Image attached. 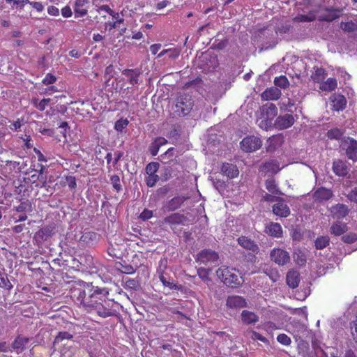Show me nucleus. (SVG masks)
<instances>
[{
  "instance_id": "f257e3e1",
  "label": "nucleus",
  "mask_w": 357,
  "mask_h": 357,
  "mask_svg": "<svg viewBox=\"0 0 357 357\" xmlns=\"http://www.w3.org/2000/svg\"><path fill=\"white\" fill-rule=\"evenodd\" d=\"M91 291L92 289L87 292L85 290L79 292V298L82 299L81 303L85 309L90 313L97 314L104 318L114 315V303L104 298L98 290Z\"/></svg>"
},
{
  "instance_id": "f03ea898",
  "label": "nucleus",
  "mask_w": 357,
  "mask_h": 357,
  "mask_svg": "<svg viewBox=\"0 0 357 357\" xmlns=\"http://www.w3.org/2000/svg\"><path fill=\"white\" fill-rule=\"evenodd\" d=\"M216 273L222 282L227 286L235 287L243 282L242 277L239 275L236 268L222 266L217 270Z\"/></svg>"
},
{
  "instance_id": "7ed1b4c3",
  "label": "nucleus",
  "mask_w": 357,
  "mask_h": 357,
  "mask_svg": "<svg viewBox=\"0 0 357 357\" xmlns=\"http://www.w3.org/2000/svg\"><path fill=\"white\" fill-rule=\"evenodd\" d=\"M240 144L243 151L250 153L259 149L262 145V142L258 137L252 135L243 138Z\"/></svg>"
},
{
  "instance_id": "20e7f679",
  "label": "nucleus",
  "mask_w": 357,
  "mask_h": 357,
  "mask_svg": "<svg viewBox=\"0 0 357 357\" xmlns=\"http://www.w3.org/2000/svg\"><path fill=\"white\" fill-rule=\"evenodd\" d=\"M193 102L189 96L184 95L178 98L176 110L179 115H187L192 108Z\"/></svg>"
},
{
  "instance_id": "39448f33",
  "label": "nucleus",
  "mask_w": 357,
  "mask_h": 357,
  "mask_svg": "<svg viewBox=\"0 0 357 357\" xmlns=\"http://www.w3.org/2000/svg\"><path fill=\"white\" fill-rule=\"evenodd\" d=\"M271 259L279 266H284L290 261V256L285 250L275 248L270 253Z\"/></svg>"
},
{
  "instance_id": "423d86ee",
  "label": "nucleus",
  "mask_w": 357,
  "mask_h": 357,
  "mask_svg": "<svg viewBox=\"0 0 357 357\" xmlns=\"http://www.w3.org/2000/svg\"><path fill=\"white\" fill-rule=\"evenodd\" d=\"M341 146L346 151V154L349 159L353 161H357V141L351 138L344 139Z\"/></svg>"
},
{
  "instance_id": "0eeeda50",
  "label": "nucleus",
  "mask_w": 357,
  "mask_h": 357,
  "mask_svg": "<svg viewBox=\"0 0 357 357\" xmlns=\"http://www.w3.org/2000/svg\"><path fill=\"white\" fill-rule=\"evenodd\" d=\"M218 260V254L211 250H204L197 255V261L205 265L215 264Z\"/></svg>"
},
{
  "instance_id": "6e6552de",
  "label": "nucleus",
  "mask_w": 357,
  "mask_h": 357,
  "mask_svg": "<svg viewBox=\"0 0 357 357\" xmlns=\"http://www.w3.org/2000/svg\"><path fill=\"white\" fill-rule=\"evenodd\" d=\"M272 206L273 213L279 217L286 218L290 214V208L283 199L279 198Z\"/></svg>"
},
{
  "instance_id": "1a4fd4ad",
  "label": "nucleus",
  "mask_w": 357,
  "mask_h": 357,
  "mask_svg": "<svg viewBox=\"0 0 357 357\" xmlns=\"http://www.w3.org/2000/svg\"><path fill=\"white\" fill-rule=\"evenodd\" d=\"M295 119L293 115L286 114L279 116L275 122V127L279 130H284L290 128L294 123Z\"/></svg>"
},
{
  "instance_id": "9d476101",
  "label": "nucleus",
  "mask_w": 357,
  "mask_h": 357,
  "mask_svg": "<svg viewBox=\"0 0 357 357\" xmlns=\"http://www.w3.org/2000/svg\"><path fill=\"white\" fill-rule=\"evenodd\" d=\"M330 101L333 109L335 111L343 110L347 105L346 98L340 94H332L330 97Z\"/></svg>"
},
{
  "instance_id": "9b49d317",
  "label": "nucleus",
  "mask_w": 357,
  "mask_h": 357,
  "mask_svg": "<svg viewBox=\"0 0 357 357\" xmlns=\"http://www.w3.org/2000/svg\"><path fill=\"white\" fill-rule=\"evenodd\" d=\"M330 211L333 218L342 219L348 215L349 209L347 206L343 204H337L333 206Z\"/></svg>"
},
{
  "instance_id": "f8f14e48",
  "label": "nucleus",
  "mask_w": 357,
  "mask_h": 357,
  "mask_svg": "<svg viewBox=\"0 0 357 357\" xmlns=\"http://www.w3.org/2000/svg\"><path fill=\"white\" fill-rule=\"evenodd\" d=\"M89 0H76L74 6L75 17H82L87 14Z\"/></svg>"
},
{
  "instance_id": "ddd939ff",
  "label": "nucleus",
  "mask_w": 357,
  "mask_h": 357,
  "mask_svg": "<svg viewBox=\"0 0 357 357\" xmlns=\"http://www.w3.org/2000/svg\"><path fill=\"white\" fill-rule=\"evenodd\" d=\"M282 95L281 91L276 87L266 89L261 94L263 100H277Z\"/></svg>"
},
{
  "instance_id": "4468645a",
  "label": "nucleus",
  "mask_w": 357,
  "mask_h": 357,
  "mask_svg": "<svg viewBox=\"0 0 357 357\" xmlns=\"http://www.w3.org/2000/svg\"><path fill=\"white\" fill-rule=\"evenodd\" d=\"M265 232L273 237L281 238L282 236V228L278 222H270L266 226Z\"/></svg>"
},
{
  "instance_id": "2eb2a0df",
  "label": "nucleus",
  "mask_w": 357,
  "mask_h": 357,
  "mask_svg": "<svg viewBox=\"0 0 357 357\" xmlns=\"http://www.w3.org/2000/svg\"><path fill=\"white\" fill-rule=\"evenodd\" d=\"M259 114L267 117L268 119L273 120L278 114V109L273 103L266 104L260 108Z\"/></svg>"
},
{
  "instance_id": "dca6fc26",
  "label": "nucleus",
  "mask_w": 357,
  "mask_h": 357,
  "mask_svg": "<svg viewBox=\"0 0 357 357\" xmlns=\"http://www.w3.org/2000/svg\"><path fill=\"white\" fill-rule=\"evenodd\" d=\"M227 305L230 308H241L246 306V301L240 296H229L227 299Z\"/></svg>"
},
{
  "instance_id": "f3484780",
  "label": "nucleus",
  "mask_w": 357,
  "mask_h": 357,
  "mask_svg": "<svg viewBox=\"0 0 357 357\" xmlns=\"http://www.w3.org/2000/svg\"><path fill=\"white\" fill-rule=\"evenodd\" d=\"M221 172L230 178L236 177L239 174V171L237 167L233 164L229 163L222 164L221 167Z\"/></svg>"
},
{
  "instance_id": "a211bd4d",
  "label": "nucleus",
  "mask_w": 357,
  "mask_h": 357,
  "mask_svg": "<svg viewBox=\"0 0 357 357\" xmlns=\"http://www.w3.org/2000/svg\"><path fill=\"white\" fill-rule=\"evenodd\" d=\"M73 338V335L66 331L59 332L56 336L53 346L56 349H59L60 346L66 345L65 341H68Z\"/></svg>"
},
{
  "instance_id": "6ab92c4d",
  "label": "nucleus",
  "mask_w": 357,
  "mask_h": 357,
  "mask_svg": "<svg viewBox=\"0 0 357 357\" xmlns=\"http://www.w3.org/2000/svg\"><path fill=\"white\" fill-rule=\"evenodd\" d=\"M238 242L241 246L246 250H250L253 252H258L259 251L258 245L251 239L245 236H241L238 238Z\"/></svg>"
},
{
  "instance_id": "aec40b11",
  "label": "nucleus",
  "mask_w": 357,
  "mask_h": 357,
  "mask_svg": "<svg viewBox=\"0 0 357 357\" xmlns=\"http://www.w3.org/2000/svg\"><path fill=\"white\" fill-rule=\"evenodd\" d=\"M348 229L346 223L341 221H336L333 222L330 228V232L335 236H340L344 234Z\"/></svg>"
},
{
  "instance_id": "412c9836",
  "label": "nucleus",
  "mask_w": 357,
  "mask_h": 357,
  "mask_svg": "<svg viewBox=\"0 0 357 357\" xmlns=\"http://www.w3.org/2000/svg\"><path fill=\"white\" fill-rule=\"evenodd\" d=\"M300 282L298 272L291 270L287 273V282L289 287L294 289L298 286Z\"/></svg>"
},
{
  "instance_id": "4be33fe9",
  "label": "nucleus",
  "mask_w": 357,
  "mask_h": 357,
  "mask_svg": "<svg viewBox=\"0 0 357 357\" xmlns=\"http://www.w3.org/2000/svg\"><path fill=\"white\" fill-rule=\"evenodd\" d=\"M334 173L339 176H344L348 173V168L345 163L342 160L334 161L333 165Z\"/></svg>"
},
{
  "instance_id": "5701e85b",
  "label": "nucleus",
  "mask_w": 357,
  "mask_h": 357,
  "mask_svg": "<svg viewBox=\"0 0 357 357\" xmlns=\"http://www.w3.org/2000/svg\"><path fill=\"white\" fill-rule=\"evenodd\" d=\"M189 199V197L178 196L172 199L167 204V208L169 211H174L178 208L182 204Z\"/></svg>"
},
{
  "instance_id": "b1692460",
  "label": "nucleus",
  "mask_w": 357,
  "mask_h": 357,
  "mask_svg": "<svg viewBox=\"0 0 357 357\" xmlns=\"http://www.w3.org/2000/svg\"><path fill=\"white\" fill-rule=\"evenodd\" d=\"M242 321L246 324H252L259 321V317L254 312L243 310L241 313Z\"/></svg>"
},
{
  "instance_id": "393cba45",
  "label": "nucleus",
  "mask_w": 357,
  "mask_h": 357,
  "mask_svg": "<svg viewBox=\"0 0 357 357\" xmlns=\"http://www.w3.org/2000/svg\"><path fill=\"white\" fill-rule=\"evenodd\" d=\"M122 73L128 77L130 84L132 86L138 84V77L140 74L138 70L133 69H126L122 72Z\"/></svg>"
},
{
  "instance_id": "a878e982",
  "label": "nucleus",
  "mask_w": 357,
  "mask_h": 357,
  "mask_svg": "<svg viewBox=\"0 0 357 357\" xmlns=\"http://www.w3.org/2000/svg\"><path fill=\"white\" fill-rule=\"evenodd\" d=\"M337 82L336 79L330 77L328 78L326 82H324L321 84L319 89L321 91L329 92L334 91L337 88Z\"/></svg>"
},
{
  "instance_id": "bb28decb",
  "label": "nucleus",
  "mask_w": 357,
  "mask_h": 357,
  "mask_svg": "<svg viewBox=\"0 0 357 357\" xmlns=\"http://www.w3.org/2000/svg\"><path fill=\"white\" fill-rule=\"evenodd\" d=\"M281 143L282 137L280 136H272L266 142V149L268 151H273L280 146Z\"/></svg>"
},
{
  "instance_id": "cd10ccee",
  "label": "nucleus",
  "mask_w": 357,
  "mask_h": 357,
  "mask_svg": "<svg viewBox=\"0 0 357 357\" xmlns=\"http://www.w3.org/2000/svg\"><path fill=\"white\" fill-rule=\"evenodd\" d=\"M325 13L319 16L320 20L333 21L339 17V11L337 10L326 9Z\"/></svg>"
},
{
  "instance_id": "c85d7f7f",
  "label": "nucleus",
  "mask_w": 357,
  "mask_h": 357,
  "mask_svg": "<svg viewBox=\"0 0 357 357\" xmlns=\"http://www.w3.org/2000/svg\"><path fill=\"white\" fill-rule=\"evenodd\" d=\"M333 195L331 190L325 188H320L314 192V197L317 199L328 200Z\"/></svg>"
},
{
  "instance_id": "c756f323",
  "label": "nucleus",
  "mask_w": 357,
  "mask_h": 357,
  "mask_svg": "<svg viewBox=\"0 0 357 357\" xmlns=\"http://www.w3.org/2000/svg\"><path fill=\"white\" fill-rule=\"evenodd\" d=\"M257 125L263 130H268L273 124V119H268L263 115H260L257 119Z\"/></svg>"
},
{
  "instance_id": "7c9ffc66",
  "label": "nucleus",
  "mask_w": 357,
  "mask_h": 357,
  "mask_svg": "<svg viewBox=\"0 0 357 357\" xmlns=\"http://www.w3.org/2000/svg\"><path fill=\"white\" fill-rule=\"evenodd\" d=\"M183 215L178 213H173L165 218L164 222L168 225H178L183 220Z\"/></svg>"
},
{
  "instance_id": "2f4dec72",
  "label": "nucleus",
  "mask_w": 357,
  "mask_h": 357,
  "mask_svg": "<svg viewBox=\"0 0 357 357\" xmlns=\"http://www.w3.org/2000/svg\"><path fill=\"white\" fill-rule=\"evenodd\" d=\"M325 70L321 68H314V72L312 74L311 78L315 82H320L325 78Z\"/></svg>"
},
{
  "instance_id": "473e14b6",
  "label": "nucleus",
  "mask_w": 357,
  "mask_h": 357,
  "mask_svg": "<svg viewBox=\"0 0 357 357\" xmlns=\"http://www.w3.org/2000/svg\"><path fill=\"white\" fill-rule=\"evenodd\" d=\"M264 168L266 171L270 172L271 174H275L280 170L278 164L275 160L266 162L264 165Z\"/></svg>"
},
{
  "instance_id": "72a5a7b5",
  "label": "nucleus",
  "mask_w": 357,
  "mask_h": 357,
  "mask_svg": "<svg viewBox=\"0 0 357 357\" xmlns=\"http://www.w3.org/2000/svg\"><path fill=\"white\" fill-rule=\"evenodd\" d=\"M274 84L277 86H279L282 89H285L289 86V82L288 81V79L285 76L282 75L280 77H276L275 78Z\"/></svg>"
},
{
  "instance_id": "f704fd0d",
  "label": "nucleus",
  "mask_w": 357,
  "mask_h": 357,
  "mask_svg": "<svg viewBox=\"0 0 357 357\" xmlns=\"http://www.w3.org/2000/svg\"><path fill=\"white\" fill-rule=\"evenodd\" d=\"M246 335L248 337H250L252 340H260V341H261L263 342H267V339L265 337H264L263 335H261L259 333H257L256 331H254L252 330L247 331Z\"/></svg>"
},
{
  "instance_id": "c9c22d12",
  "label": "nucleus",
  "mask_w": 357,
  "mask_h": 357,
  "mask_svg": "<svg viewBox=\"0 0 357 357\" xmlns=\"http://www.w3.org/2000/svg\"><path fill=\"white\" fill-rule=\"evenodd\" d=\"M329 244V238L328 236H320L315 241L317 249H323Z\"/></svg>"
},
{
  "instance_id": "e433bc0d",
  "label": "nucleus",
  "mask_w": 357,
  "mask_h": 357,
  "mask_svg": "<svg viewBox=\"0 0 357 357\" xmlns=\"http://www.w3.org/2000/svg\"><path fill=\"white\" fill-rule=\"evenodd\" d=\"M29 339L25 337H18L13 343V347L15 349H23L28 343Z\"/></svg>"
},
{
  "instance_id": "4c0bfd02",
  "label": "nucleus",
  "mask_w": 357,
  "mask_h": 357,
  "mask_svg": "<svg viewBox=\"0 0 357 357\" xmlns=\"http://www.w3.org/2000/svg\"><path fill=\"white\" fill-rule=\"evenodd\" d=\"M50 98H44L40 102H38L37 99H34L33 100V103L40 111H43L46 108L47 105L50 102Z\"/></svg>"
},
{
  "instance_id": "58836bf2",
  "label": "nucleus",
  "mask_w": 357,
  "mask_h": 357,
  "mask_svg": "<svg viewBox=\"0 0 357 357\" xmlns=\"http://www.w3.org/2000/svg\"><path fill=\"white\" fill-rule=\"evenodd\" d=\"M266 188L273 194H277L278 192V189L277 188V185L275 184V181L273 178L266 180Z\"/></svg>"
},
{
  "instance_id": "ea45409f",
  "label": "nucleus",
  "mask_w": 357,
  "mask_h": 357,
  "mask_svg": "<svg viewBox=\"0 0 357 357\" xmlns=\"http://www.w3.org/2000/svg\"><path fill=\"white\" fill-rule=\"evenodd\" d=\"M342 134H343V132L341 130H340L338 128H334V129H331L328 131L327 136L328 138L332 139H338L341 137Z\"/></svg>"
},
{
  "instance_id": "a19ab883",
  "label": "nucleus",
  "mask_w": 357,
  "mask_h": 357,
  "mask_svg": "<svg viewBox=\"0 0 357 357\" xmlns=\"http://www.w3.org/2000/svg\"><path fill=\"white\" fill-rule=\"evenodd\" d=\"M43 168L42 167L41 169L40 170V172L37 171V170H33L31 172V174L29 175L28 177H27V179L28 181L31 183H36L38 180H39L40 178V175H41L43 174Z\"/></svg>"
},
{
  "instance_id": "79ce46f5",
  "label": "nucleus",
  "mask_w": 357,
  "mask_h": 357,
  "mask_svg": "<svg viewBox=\"0 0 357 357\" xmlns=\"http://www.w3.org/2000/svg\"><path fill=\"white\" fill-rule=\"evenodd\" d=\"M159 167L158 162H150L146 167V172L148 175L155 174Z\"/></svg>"
},
{
  "instance_id": "37998d69",
  "label": "nucleus",
  "mask_w": 357,
  "mask_h": 357,
  "mask_svg": "<svg viewBox=\"0 0 357 357\" xmlns=\"http://www.w3.org/2000/svg\"><path fill=\"white\" fill-rule=\"evenodd\" d=\"M314 15H299L294 17V20L296 22H312L315 19Z\"/></svg>"
},
{
  "instance_id": "c03bdc74",
  "label": "nucleus",
  "mask_w": 357,
  "mask_h": 357,
  "mask_svg": "<svg viewBox=\"0 0 357 357\" xmlns=\"http://www.w3.org/2000/svg\"><path fill=\"white\" fill-rule=\"evenodd\" d=\"M211 271V269L200 268L197 270V273L200 278H202L204 281H206L209 280L208 275Z\"/></svg>"
},
{
  "instance_id": "a18cd8bd",
  "label": "nucleus",
  "mask_w": 357,
  "mask_h": 357,
  "mask_svg": "<svg viewBox=\"0 0 357 357\" xmlns=\"http://www.w3.org/2000/svg\"><path fill=\"white\" fill-rule=\"evenodd\" d=\"M111 183L114 187V188L116 191H120L121 190V185L120 183V178L117 175L112 176L110 178Z\"/></svg>"
},
{
  "instance_id": "49530a36",
  "label": "nucleus",
  "mask_w": 357,
  "mask_h": 357,
  "mask_svg": "<svg viewBox=\"0 0 357 357\" xmlns=\"http://www.w3.org/2000/svg\"><path fill=\"white\" fill-rule=\"evenodd\" d=\"M128 124L127 119H120L115 123L114 128L119 132H121Z\"/></svg>"
},
{
  "instance_id": "de8ad7c7",
  "label": "nucleus",
  "mask_w": 357,
  "mask_h": 357,
  "mask_svg": "<svg viewBox=\"0 0 357 357\" xmlns=\"http://www.w3.org/2000/svg\"><path fill=\"white\" fill-rule=\"evenodd\" d=\"M159 179V176L156 174L148 175L146 178V185L149 187H153L155 185Z\"/></svg>"
},
{
  "instance_id": "09e8293b",
  "label": "nucleus",
  "mask_w": 357,
  "mask_h": 357,
  "mask_svg": "<svg viewBox=\"0 0 357 357\" xmlns=\"http://www.w3.org/2000/svg\"><path fill=\"white\" fill-rule=\"evenodd\" d=\"M266 273L273 282H277L280 278L279 273L275 269H270Z\"/></svg>"
},
{
  "instance_id": "8fccbe9b",
  "label": "nucleus",
  "mask_w": 357,
  "mask_h": 357,
  "mask_svg": "<svg viewBox=\"0 0 357 357\" xmlns=\"http://www.w3.org/2000/svg\"><path fill=\"white\" fill-rule=\"evenodd\" d=\"M277 340L283 345H289L291 342V339L286 334H280L277 337Z\"/></svg>"
},
{
  "instance_id": "3c124183",
  "label": "nucleus",
  "mask_w": 357,
  "mask_h": 357,
  "mask_svg": "<svg viewBox=\"0 0 357 357\" xmlns=\"http://www.w3.org/2000/svg\"><path fill=\"white\" fill-rule=\"evenodd\" d=\"M341 28L344 31H353L357 28V26L355 23L352 22H342L341 24Z\"/></svg>"
},
{
  "instance_id": "603ef678",
  "label": "nucleus",
  "mask_w": 357,
  "mask_h": 357,
  "mask_svg": "<svg viewBox=\"0 0 357 357\" xmlns=\"http://www.w3.org/2000/svg\"><path fill=\"white\" fill-rule=\"evenodd\" d=\"M342 239L345 243H352L356 241L357 235L354 233H350V234L343 236Z\"/></svg>"
},
{
  "instance_id": "864d4df0",
  "label": "nucleus",
  "mask_w": 357,
  "mask_h": 357,
  "mask_svg": "<svg viewBox=\"0 0 357 357\" xmlns=\"http://www.w3.org/2000/svg\"><path fill=\"white\" fill-rule=\"evenodd\" d=\"M56 77L52 74H47L43 79L42 82L45 85L54 84L56 82Z\"/></svg>"
},
{
  "instance_id": "5fc2aeb1",
  "label": "nucleus",
  "mask_w": 357,
  "mask_h": 357,
  "mask_svg": "<svg viewBox=\"0 0 357 357\" xmlns=\"http://www.w3.org/2000/svg\"><path fill=\"white\" fill-rule=\"evenodd\" d=\"M126 286L127 288L136 289L139 287V283L135 279H130L126 282Z\"/></svg>"
},
{
  "instance_id": "6e6d98bb",
  "label": "nucleus",
  "mask_w": 357,
  "mask_h": 357,
  "mask_svg": "<svg viewBox=\"0 0 357 357\" xmlns=\"http://www.w3.org/2000/svg\"><path fill=\"white\" fill-rule=\"evenodd\" d=\"M0 287L5 288H10V282L7 279L6 275L0 273Z\"/></svg>"
},
{
  "instance_id": "4d7b16f0",
  "label": "nucleus",
  "mask_w": 357,
  "mask_h": 357,
  "mask_svg": "<svg viewBox=\"0 0 357 357\" xmlns=\"http://www.w3.org/2000/svg\"><path fill=\"white\" fill-rule=\"evenodd\" d=\"M22 124H23V120L18 119L17 121H15V122L12 123L9 126V128L12 130H18V129H20L21 128Z\"/></svg>"
},
{
  "instance_id": "13d9d810",
  "label": "nucleus",
  "mask_w": 357,
  "mask_h": 357,
  "mask_svg": "<svg viewBox=\"0 0 357 357\" xmlns=\"http://www.w3.org/2000/svg\"><path fill=\"white\" fill-rule=\"evenodd\" d=\"M351 333L353 339L357 342V319L351 324Z\"/></svg>"
},
{
  "instance_id": "bf43d9fd",
  "label": "nucleus",
  "mask_w": 357,
  "mask_h": 357,
  "mask_svg": "<svg viewBox=\"0 0 357 357\" xmlns=\"http://www.w3.org/2000/svg\"><path fill=\"white\" fill-rule=\"evenodd\" d=\"M26 1L38 12H41L44 9L43 5L40 2L29 1V0H26Z\"/></svg>"
},
{
  "instance_id": "052dcab7",
  "label": "nucleus",
  "mask_w": 357,
  "mask_h": 357,
  "mask_svg": "<svg viewBox=\"0 0 357 357\" xmlns=\"http://www.w3.org/2000/svg\"><path fill=\"white\" fill-rule=\"evenodd\" d=\"M169 57L172 59H175L178 57L180 54V50L174 48V49H169Z\"/></svg>"
},
{
  "instance_id": "680f3d73",
  "label": "nucleus",
  "mask_w": 357,
  "mask_h": 357,
  "mask_svg": "<svg viewBox=\"0 0 357 357\" xmlns=\"http://www.w3.org/2000/svg\"><path fill=\"white\" fill-rule=\"evenodd\" d=\"M153 216V213L151 211L149 210H144L142 213L140 214L139 217L141 219L144 220H146L150 219Z\"/></svg>"
},
{
  "instance_id": "e2e57ef3",
  "label": "nucleus",
  "mask_w": 357,
  "mask_h": 357,
  "mask_svg": "<svg viewBox=\"0 0 357 357\" xmlns=\"http://www.w3.org/2000/svg\"><path fill=\"white\" fill-rule=\"evenodd\" d=\"M20 162L16 161H7L6 162V167H9L10 169H16L20 170V167H19Z\"/></svg>"
},
{
  "instance_id": "0e129e2a",
  "label": "nucleus",
  "mask_w": 357,
  "mask_h": 357,
  "mask_svg": "<svg viewBox=\"0 0 357 357\" xmlns=\"http://www.w3.org/2000/svg\"><path fill=\"white\" fill-rule=\"evenodd\" d=\"M160 147L157 145L154 142L151 144L149 147V151L151 154L153 156H155L158 154Z\"/></svg>"
},
{
  "instance_id": "69168bd1",
  "label": "nucleus",
  "mask_w": 357,
  "mask_h": 357,
  "mask_svg": "<svg viewBox=\"0 0 357 357\" xmlns=\"http://www.w3.org/2000/svg\"><path fill=\"white\" fill-rule=\"evenodd\" d=\"M56 91H58L57 88L54 86H49V87L45 89L44 91L43 92H41V93L45 94V95H51L53 93L56 92Z\"/></svg>"
},
{
  "instance_id": "338daca9",
  "label": "nucleus",
  "mask_w": 357,
  "mask_h": 357,
  "mask_svg": "<svg viewBox=\"0 0 357 357\" xmlns=\"http://www.w3.org/2000/svg\"><path fill=\"white\" fill-rule=\"evenodd\" d=\"M73 13L71 8L69 6H65L61 9V15L64 17H69L72 15Z\"/></svg>"
},
{
  "instance_id": "774afa93",
  "label": "nucleus",
  "mask_w": 357,
  "mask_h": 357,
  "mask_svg": "<svg viewBox=\"0 0 357 357\" xmlns=\"http://www.w3.org/2000/svg\"><path fill=\"white\" fill-rule=\"evenodd\" d=\"M348 199L351 201L356 202H357V191L351 190L347 195Z\"/></svg>"
}]
</instances>
